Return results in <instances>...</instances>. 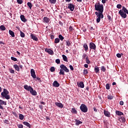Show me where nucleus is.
I'll use <instances>...</instances> for the list:
<instances>
[{
	"instance_id": "1",
	"label": "nucleus",
	"mask_w": 128,
	"mask_h": 128,
	"mask_svg": "<svg viewBox=\"0 0 128 128\" xmlns=\"http://www.w3.org/2000/svg\"><path fill=\"white\" fill-rule=\"evenodd\" d=\"M118 14H120V16H122V18H126V16H128L126 14H128V9H126V7L123 6L122 10H120L118 12Z\"/></svg>"
},
{
	"instance_id": "2",
	"label": "nucleus",
	"mask_w": 128,
	"mask_h": 128,
	"mask_svg": "<svg viewBox=\"0 0 128 128\" xmlns=\"http://www.w3.org/2000/svg\"><path fill=\"white\" fill-rule=\"evenodd\" d=\"M95 10L99 12H104V5L100 2L96 3L94 4Z\"/></svg>"
},
{
	"instance_id": "3",
	"label": "nucleus",
	"mask_w": 128,
	"mask_h": 128,
	"mask_svg": "<svg viewBox=\"0 0 128 128\" xmlns=\"http://www.w3.org/2000/svg\"><path fill=\"white\" fill-rule=\"evenodd\" d=\"M60 68H61L59 72V74L60 75L62 74V76H64V72H70V70H68V68L64 64H61L60 66Z\"/></svg>"
},
{
	"instance_id": "4",
	"label": "nucleus",
	"mask_w": 128,
	"mask_h": 128,
	"mask_svg": "<svg viewBox=\"0 0 128 128\" xmlns=\"http://www.w3.org/2000/svg\"><path fill=\"white\" fill-rule=\"evenodd\" d=\"M10 92L8 90L4 88L3 92H1V96L2 98H4L6 100H10V96L8 95Z\"/></svg>"
},
{
	"instance_id": "5",
	"label": "nucleus",
	"mask_w": 128,
	"mask_h": 128,
	"mask_svg": "<svg viewBox=\"0 0 128 128\" xmlns=\"http://www.w3.org/2000/svg\"><path fill=\"white\" fill-rule=\"evenodd\" d=\"M96 16V22L98 23L100 22V18H104V14L102 13L95 12Z\"/></svg>"
},
{
	"instance_id": "6",
	"label": "nucleus",
	"mask_w": 128,
	"mask_h": 128,
	"mask_svg": "<svg viewBox=\"0 0 128 128\" xmlns=\"http://www.w3.org/2000/svg\"><path fill=\"white\" fill-rule=\"evenodd\" d=\"M82 60H86V64H90V59H88V56L84 53L83 54L82 56Z\"/></svg>"
},
{
	"instance_id": "7",
	"label": "nucleus",
	"mask_w": 128,
	"mask_h": 128,
	"mask_svg": "<svg viewBox=\"0 0 128 128\" xmlns=\"http://www.w3.org/2000/svg\"><path fill=\"white\" fill-rule=\"evenodd\" d=\"M80 110L82 112H88V107L84 104L80 106Z\"/></svg>"
},
{
	"instance_id": "8",
	"label": "nucleus",
	"mask_w": 128,
	"mask_h": 128,
	"mask_svg": "<svg viewBox=\"0 0 128 128\" xmlns=\"http://www.w3.org/2000/svg\"><path fill=\"white\" fill-rule=\"evenodd\" d=\"M90 46V51L91 52L92 50H96V44L92 42H90L89 44Z\"/></svg>"
},
{
	"instance_id": "9",
	"label": "nucleus",
	"mask_w": 128,
	"mask_h": 128,
	"mask_svg": "<svg viewBox=\"0 0 128 128\" xmlns=\"http://www.w3.org/2000/svg\"><path fill=\"white\" fill-rule=\"evenodd\" d=\"M2 104H4V106H6V102H4L0 99V110H4Z\"/></svg>"
},
{
	"instance_id": "10",
	"label": "nucleus",
	"mask_w": 128,
	"mask_h": 128,
	"mask_svg": "<svg viewBox=\"0 0 128 128\" xmlns=\"http://www.w3.org/2000/svg\"><path fill=\"white\" fill-rule=\"evenodd\" d=\"M30 74H31V76H32L33 78H36V72H34V70L31 69Z\"/></svg>"
},
{
	"instance_id": "11",
	"label": "nucleus",
	"mask_w": 128,
	"mask_h": 128,
	"mask_svg": "<svg viewBox=\"0 0 128 128\" xmlns=\"http://www.w3.org/2000/svg\"><path fill=\"white\" fill-rule=\"evenodd\" d=\"M68 8L70 10L71 12H74V5L72 4H68Z\"/></svg>"
},
{
	"instance_id": "12",
	"label": "nucleus",
	"mask_w": 128,
	"mask_h": 128,
	"mask_svg": "<svg viewBox=\"0 0 128 128\" xmlns=\"http://www.w3.org/2000/svg\"><path fill=\"white\" fill-rule=\"evenodd\" d=\"M30 38L33 40H36V42H38V38L34 34H30Z\"/></svg>"
},
{
	"instance_id": "13",
	"label": "nucleus",
	"mask_w": 128,
	"mask_h": 128,
	"mask_svg": "<svg viewBox=\"0 0 128 128\" xmlns=\"http://www.w3.org/2000/svg\"><path fill=\"white\" fill-rule=\"evenodd\" d=\"M24 88L25 90H28V92H30V90H32V87L30 86H28V85H24Z\"/></svg>"
},
{
	"instance_id": "14",
	"label": "nucleus",
	"mask_w": 128,
	"mask_h": 128,
	"mask_svg": "<svg viewBox=\"0 0 128 128\" xmlns=\"http://www.w3.org/2000/svg\"><path fill=\"white\" fill-rule=\"evenodd\" d=\"M45 52H48L49 54L52 56L54 54V51L50 48H46Z\"/></svg>"
},
{
	"instance_id": "15",
	"label": "nucleus",
	"mask_w": 128,
	"mask_h": 128,
	"mask_svg": "<svg viewBox=\"0 0 128 128\" xmlns=\"http://www.w3.org/2000/svg\"><path fill=\"white\" fill-rule=\"evenodd\" d=\"M52 86H54V88H58V86H60V83H58V81L55 80L54 82L52 84Z\"/></svg>"
},
{
	"instance_id": "16",
	"label": "nucleus",
	"mask_w": 128,
	"mask_h": 128,
	"mask_svg": "<svg viewBox=\"0 0 128 128\" xmlns=\"http://www.w3.org/2000/svg\"><path fill=\"white\" fill-rule=\"evenodd\" d=\"M43 20H44V22H45L46 24H48L50 20L48 18L45 16Z\"/></svg>"
},
{
	"instance_id": "17",
	"label": "nucleus",
	"mask_w": 128,
	"mask_h": 128,
	"mask_svg": "<svg viewBox=\"0 0 128 128\" xmlns=\"http://www.w3.org/2000/svg\"><path fill=\"white\" fill-rule=\"evenodd\" d=\"M104 114L106 116H108V118H110V113L108 111L104 110Z\"/></svg>"
},
{
	"instance_id": "18",
	"label": "nucleus",
	"mask_w": 128,
	"mask_h": 128,
	"mask_svg": "<svg viewBox=\"0 0 128 128\" xmlns=\"http://www.w3.org/2000/svg\"><path fill=\"white\" fill-rule=\"evenodd\" d=\"M55 105L56 106H58V108H64V105L62 103L56 102H55Z\"/></svg>"
},
{
	"instance_id": "19",
	"label": "nucleus",
	"mask_w": 128,
	"mask_h": 128,
	"mask_svg": "<svg viewBox=\"0 0 128 128\" xmlns=\"http://www.w3.org/2000/svg\"><path fill=\"white\" fill-rule=\"evenodd\" d=\"M30 93L32 96H36V94H38L36 91V90H34L33 88H32V90L30 91Z\"/></svg>"
},
{
	"instance_id": "20",
	"label": "nucleus",
	"mask_w": 128,
	"mask_h": 128,
	"mask_svg": "<svg viewBox=\"0 0 128 128\" xmlns=\"http://www.w3.org/2000/svg\"><path fill=\"white\" fill-rule=\"evenodd\" d=\"M20 18L21 20H22V22H26L28 20H26V18H24V16L22 14L20 15Z\"/></svg>"
},
{
	"instance_id": "21",
	"label": "nucleus",
	"mask_w": 128,
	"mask_h": 128,
	"mask_svg": "<svg viewBox=\"0 0 128 128\" xmlns=\"http://www.w3.org/2000/svg\"><path fill=\"white\" fill-rule=\"evenodd\" d=\"M116 114L117 116H124V113L120 111L116 110Z\"/></svg>"
},
{
	"instance_id": "22",
	"label": "nucleus",
	"mask_w": 128,
	"mask_h": 128,
	"mask_svg": "<svg viewBox=\"0 0 128 128\" xmlns=\"http://www.w3.org/2000/svg\"><path fill=\"white\" fill-rule=\"evenodd\" d=\"M78 86H79V88H84V82H80V84H78Z\"/></svg>"
},
{
	"instance_id": "23",
	"label": "nucleus",
	"mask_w": 128,
	"mask_h": 128,
	"mask_svg": "<svg viewBox=\"0 0 128 128\" xmlns=\"http://www.w3.org/2000/svg\"><path fill=\"white\" fill-rule=\"evenodd\" d=\"M83 48H84L85 52H88V44H86V43L84 44Z\"/></svg>"
},
{
	"instance_id": "24",
	"label": "nucleus",
	"mask_w": 128,
	"mask_h": 128,
	"mask_svg": "<svg viewBox=\"0 0 128 128\" xmlns=\"http://www.w3.org/2000/svg\"><path fill=\"white\" fill-rule=\"evenodd\" d=\"M9 34H10L12 38H14L16 36L14 35V32H13L12 30H9Z\"/></svg>"
},
{
	"instance_id": "25",
	"label": "nucleus",
	"mask_w": 128,
	"mask_h": 128,
	"mask_svg": "<svg viewBox=\"0 0 128 128\" xmlns=\"http://www.w3.org/2000/svg\"><path fill=\"white\" fill-rule=\"evenodd\" d=\"M14 68L17 72H20V66L16 64L14 65Z\"/></svg>"
},
{
	"instance_id": "26",
	"label": "nucleus",
	"mask_w": 128,
	"mask_h": 128,
	"mask_svg": "<svg viewBox=\"0 0 128 128\" xmlns=\"http://www.w3.org/2000/svg\"><path fill=\"white\" fill-rule=\"evenodd\" d=\"M119 120H120L121 122H126V118L123 116H120V118H119Z\"/></svg>"
},
{
	"instance_id": "27",
	"label": "nucleus",
	"mask_w": 128,
	"mask_h": 128,
	"mask_svg": "<svg viewBox=\"0 0 128 128\" xmlns=\"http://www.w3.org/2000/svg\"><path fill=\"white\" fill-rule=\"evenodd\" d=\"M75 122L76 126H79V124H82V122L79 120H76Z\"/></svg>"
},
{
	"instance_id": "28",
	"label": "nucleus",
	"mask_w": 128,
	"mask_h": 128,
	"mask_svg": "<svg viewBox=\"0 0 128 128\" xmlns=\"http://www.w3.org/2000/svg\"><path fill=\"white\" fill-rule=\"evenodd\" d=\"M71 112L74 114H78V111L76 110V108H72L71 110Z\"/></svg>"
},
{
	"instance_id": "29",
	"label": "nucleus",
	"mask_w": 128,
	"mask_h": 128,
	"mask_svg": "<svg viewBox=\"0 0 128 128\" xmlns=\"http://www.w3.org/2000/svg\"><path fill=\"white\" fill-rule=\"evenodd\" d=\"M18 30H20V36L21 38H24V36H26V34H24V33L20 30V29H18Z\"/></svg>"
},
{
	"instance_id": "30",
	"label": "nucleus",
	"mask_w": 128,
	"mask_h": 128,
	"mask_svg": "<svg viewBox=\"0 0 128 128\" xmlns=\"http://www.w3.org/2000/svg\"><path fill=\"white\" fill-rule=\"evenodd\" d=\"M23 124H24V126H28V128H30V124L26 122H24Z\"/></svg>"
},
{
	"instance_id": "31",
	"label": "nucleus",
	"mask_w": 128,
	"mask_h": 128,
	"mask_svg": "<svg viewBox=\"0 0 128 128\" xmlns=\"http://www.w3.org/2000/svg\"><path fill=\"white\" fill-rule=\"evenodd\" d=\"M107 98L108 100H112V98H114V96L111 94H109L107 96Z\"/></svg>"
},
{
	"instance_id": "32",
	"label": "nucleus",
	"mask_w": 128,
	"mask_h": 128,
	"mask_svg": "<svg viewBox=\"0 0 128 128\" xmlns=\"http://www.w3.org/2000/svg\"><path fill=\"white\" fill-rule=\"evenodd\" d=\"M62 58L64 60V62H68V57L64 54L62 55Z\"/></svg>"
},
{
	"instance_id": "33",
	"label": "nucleus",
	"mask_w": 128,
	"mask_h": 128,
	"mask_svg": "<svg viewBox=\"0 0 128 128\" xmlns=\"http://www.w3.org/2000/svg\"><path fill=\"white\" fill-rule=\"evenodd\" d=\"M94 70L96 74L100 72V68L98 66H96L94 68Z\"/></svg>"
},
{
	"instance_id": "34",
	"label": "nucleus",
	"mask_w": 128,
	"mask_h": 128,
	"mask_svg": "<svg viewBox=\"0 0 128 128\" xmlns=\"http://www.w3.org/2000/svg\"><path fill=\"white\" fill-rule=\"evenodd\" d=\"M27 5L28 6V8H30V10H32V2H28L27 3Z\"/></svg>"
},
{
	"instance_id": "35",
	"label": "nucleus",
	"mask_w": 128,
	"mask_h": 128,
	"mask_svg": "<svg viewBox=\"0 0 128 128\" xmlns=\"http://www.w3.org/2000/svg\"><path fill=\"white\" fill-rule=\"evenodd\" d=\"M100 70L102 72H106V67L104 66H102Z\"/></svg>"
},
{
	"instance_id": "36",
	"label": "nucleus",
	"mask_w": 128,
	"mask_h": 128,
	"mask_svg": "<svg viewBox=\"0 0 128 128\" xmlns=\"http://www.w3.org/2000/svg\"><path fill=\"white\" fill-rule=\"evenodd\" d=\"M19 118L21 120H24V116L22 114H19Z\"/></svg>"
},
{
	"instance_id": "37",
	"label": "nucleus",
	"mask_w": 128,
	"mask_h": 128,
	"mask_svg": "<svg viewBox=\"0 0 128 128\" xmlns=\"http://www.w3.org/2000/svg\"><path fill=\"white\" fill-rule=\"evenodd\" d=\"M59 40H60L62 41L64 40V38L62 36V34H59L58 36Z\"/></svg>"
},
{
	"instance_id": "38",
	"label": "nucleus",
	"mask_w": 128,
	"mask_h": 128,
	"mask_svg": "<svg viewBox=\"0 0 128 128\" xmlns=\"http://www.w3.org/2000/svg\"><path fill=\"white\" fill-rule=\"evenodd\" d=\"M0 30H6V27L4 25L0 26Z\"/></svg>"
},
{
	"instance_id": "39",
	"label": "nucleus",
	"mask_w": 128,
	"mask_h": 128,
	"mask_svg": "<svg viewBox=\"0 0 128 128\" xmlns=\"http://www.w3.org/2000/svg\"><path fill=\"white\" fill-rule=\"evenodd\" d=\"M60 38H56L54 41V44H58L60 42Z\"/></svg>"
},
{
	"instance_id": "40",
	"label": "nucleus",
	"mask_w": 128,
	"mask_h": 128,
	"mask_svg": "<svg viewBox=\"0 0 128 128\" xmlns=\"http://www.w3.org/2000/svg\"><path fill=\"white\" fill-rule=\"evenodd\" d=\"M50 3L54 4L56 2V0H49Z\"/></svg>"
},
{
	"instance_id": "41",
	"label": "nucleus",
	"mask_w": 128,
	"mask_h": 128,
	"mask_svg": "<svg viewBox=\"0 0 128 128\" xmlns=\"http://www.w3.org/2000/svg\"><path fill=\"white\" fill-rule=\"evenodd\" d=\"M88 74V69H84V76L86 74Z\"/></svg>"
},
{
	"instance_id": "42",
	"label": "nucleus",
	"mask_w": 128,
	"mask_h": 128,
	"mask_svg": "<svg viewBox=\"0 0 128 128\" xmlns=\"http://www.w3.org/2000/svg\"><path fill=\"white\" fill-rule=\"evenodd\" d=\"M122 56H124V54H120L119 53L116 54V56H117V58H122Z\"/></svg>"
},
{
	"instance_id": "43",
	"label": "nucleus",
	"mask_w": 128,
	"mask_h": 128,
	"mask_svg": "<svg viewBox=\"0 0 128 128\" xmlns=\"http://www.w3.org/2000/svg\"><path fill=\"white\" fill-rule=\"evenodd\" d=\"M66 46H70V44H72V43L70 42V40L66 41Z\"/></svg>"
},
{
	"instance_id": "44",
	"label": "nucleus",
	"mask_w": 128,
	"mask_h": 128,
	"mask_svg": "<svg viewBox=\"0 0 128 128\" xmlns=\"http://www.w3.org/2000/svg\"><path fill=\"white\" fill-rule=\"evenodd\" d=\"M50 70L52 72H55L56 70V68H54V66H52L50 68Z\"/></svg>"
},
{
	"instance_id": "45",
	"label": "nucleus",
	"mask_w": 128,
	"mask_h": 128,
	"mask_svg": "<svg viewBox=\"0 0 128 128\" xmlns=\"http://www.w3.org/2000/svg\"><path fill=\"white\" fill-rule=\"evenodd\" d=\"M16 2H18V4H22V2H24L22 0H17Z\"/></svg>"
},
{
	"instance_id": "46",
	"label": "nucleus",
	"mask_w": 128,
	"mask_h": 128,
	"mask_svg": "<svg viewBox=\"0 0 128 128\" xmlns=\"http://www.w3.org/2000/svg\"><path fill=\"white\" fill-rule=\"evenodd\" d=\"M11 60H14V62H17L18 61V59L14 56H12L11 57Z\"/></svg>"
},
{
	"instance_id": "47",
	"label": "nucleus",
	"mask_w": 128,
	"mask_h": 128,
	"mask_svg": "<svg viewBox=\"0 0 128 128\" xmlns=\"http://www.w3.org/2000/svg\"><path fill=\"white\" fill-rule=\"evenodd\" d=\"M73 30H74V28H72V26H70V27H69V32H72Z\"/></svg>"
},
{
	"instance_id": "48",
	"label": "nucleus",
	"mask_w": 128,
	"mask_h": 128,
	"mask_svg": "<svg viewBox=\"0 0 128 128\" xmlns=\"http://www.w3.org/2000/svg\"><path fill=\"white\" fill-rule=\"evenodd\" d=\"M17 126L18 128H24V126L22 124H17Z\"/></svg>"
},
{
	"instance_id": "49",
	"label": "nucleus",
	"mask_w": 128,
	"mask_h": 128,
	"mask_svg": "<svg viewBox=\"0 0 128 128\" xmlns=\"http://www.w3.org/2000/svg\"><path fill=\"white\" fill-rule=\"evenodd\" d=\"M9 70L10 74H14V70H12V68H10Z\"/></svg>"
},
{
	"instance_id": "50",
	"label": "nucleus",
	"mask_w": 128,
	"mask_h": 128,
	"mask_svg": "<svg viewBox=\"0 0 128 128\" xmlns=\"http://www.w3.org/2000/svg\"><path fill=\"white\" fill-rule=\"evenodd\" d=\"M4 123L6 124H10V122H8V120H4Z\"/></svg>"
},
{
	"instance_id": "51",
	"label": "nucleus",
	"mask_w": 128,
	"mask_h": 128,
	"mask_svg": "<svg viewBox=\"0 0 128 128\" xmlns=\"http://www.w3.org/2000/svg\"><path fill=\"white\" fill-rule=\"evenodd\" d=\"M122 4H117V6H116L117 8H122Z\"/></svg>"
},
{
	"instance_id": "52",
	"label": "nucleus",
	"mask_w": 128,
	"mask_h": 128,
	"mask_svg": "<svg viewBox=\"0 0 128 128\" xmlns=\"http://www.w3.org/2000/svg\"><path fill=\"white\" fill-rule=\"evenodd\" d=\"M56 64H60V59H56Z\"/></svg>"
},
{
	"instance_id": "53",
	"label": "nucleus",
	"mask_w": 128,
	"mask_h": 128,
	"mask_svg": "<svg viewBox=\"0 0 128 128\" xmlns=\"http://www.w3.org/2000/svg\"><path fill=\"white\" fill-rule=\"evenodd\" d=\"M106 88L107 90H110V84H106Z\"/></svg>"
},
{
	"instance_id": "54",
	"label": "nucleus",
	"mask_w": 128,
	"mask_h": 128,
	"mask_svg": "<svg viewBox=\"0 0 128 128\" xmlns=\"http://www.w3.org/2000/svg\"><path fill=\"white\" fill-rule=\"evenodd\" d=\"M93 109H94V112H98V110L96 108L94 107Z\"/></svg>"
},
{
	"instance_id": "55",
	"label": "nucleus",
	"mask_w": 128,
	"mask_h": 128,
	"mask_svg": "<svg viewBox=\"0 0 128 128\" xmlns=\"http://www.w3.org/2000/svg\"><path fill=\"white\" fill-rule=\"evenodd\" d=\"M107 18L109 20H112V17L110 15H108Z\"/></svg>"
},
{
	"instance_id": "56",
	"label": "nucleus",
	"mask_w": 128,
	"mask_h": 128,
	"mask_svg": "<svg viewBox=\"0 0 128 128\" xmlns=\"http://www.w3.org/2000/svg\"><path fill=\"white\" fill-rule=\"evenodd\" d=\"M58 24H60L61 26H63L64 24H62V22H61L60 21V22H58Z\"/></svg>"
},
{
	"instance_id": "57",
	"label": "nucleus",
	"mask_w": 128,
	"mask_h": 128,
	"mask_svg": "<svg viewBox=\"0 0 128 128\" xmlns=\"http://www.w3.org/2000/svg\"><path fill=\"white\" fill-rule=\"evenodd\" d=\"M69 67H70V69L71 70H74V67L70 65Z\"/></svg>"
},
{
	"instance_id": "58",
	"label": "nucleus",
	"mask_w": 128,
	"mask_h": 128,
	"mask_svg": "<svg viewBox=\"0 0 128 128\" xmlns=\"http://www.w3.org/2000/svg\"><path fill=\"white\" fill-rule=\"evenodd\" d=\"M51 40H54V35H50Z\"/></svg>"
},
{
	"instance_id": "59",
	"label": "nucleus",
	"mask_w": 128,
	"mask_h": 128,
	"mask_svg": "<svg viewBox=\"0 0 128 128\" xmlns=\"http://www.w3.org/2000/svg\"><path fill=\"white\" fill-rule=\"evenodd\" d=\"M106 2H108V0H102V4H106Z\"/></svg>"
},
{
	"instance_id": "60",
	"label": "nucleus",
	"mask_w": 128,
	"mask_h": 128,
	"mask_svg": "<svg viewBox=\"0 0 128 128\" xmlns=\"http://www.w3.org/2000/svg\"><path fill=\"white\" fill-rule=\"evenodd\" d=\"M120 106H124V102L123 101H120Z\"/></svg>"
},
{
	"instance_id": "61",
	"label": "nucleus",
	"mask_w": 128,
	"mask_h": 128,
	"mask_svg": "<svg viewBox=\"0 0 128 128\" xmlns=\"http://www.w3.org/2000/svg\"><path fill=\"white\" fill-rule=\"evenodd\" d=\"M84 68H88V64H84Z\"/></svg>"
},
{
	"instance_id": "62",
	"label": "nucleus",
	"mask_w": 128,
	"mask_h": 128,
	"mask_svg": "<svg viewBox=\"0 0 128 128\" xmlns=\"http://www.w3.org/2000/svg\"><path fill=\"white\" fill-rule=\"evenodd\" d=\"M36 80H40V82H41L42 80H40V78L39 77H36Z\"/></svg>"
},
{
	"instance_id": "63",
	"label": "nucleus",
	"mask_w": 128,
	"mask_h": 128,
	"mask_svg": "<svg viewBox=\"0 0 128 128\" xmlns=\"http://www.w3.org/2000/svg\"><path fill=\"white\" fill-rule=\"evenodd\" d=\"M13 114L14 116H16V118L18 117V114H16V112H13Z\"/></svg>"
},
{
	"instance_id": "64",
	"label": "nucleus",
	"mask_w": 128,
	"mask_h": 128,
	"mask_svg": "<svg viewBox=\"0 0 128 128\" xmlns=\"http://www.w3.org/2000/svg\"><path fill=\"white\" fill-rule=\"evenodd\" d=\"M39 108H40V110H42V108H43L42 105H40L39 106Z\"/></svg>"
}]
</instances>
